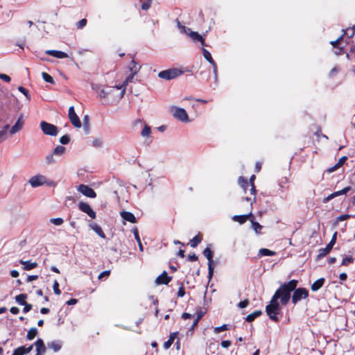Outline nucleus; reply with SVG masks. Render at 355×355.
<instances>
[{"mask_svg": "<svg viewBox=\"0 0 355 355\" xmlns=\"http://www.w3.org/2000/svg\"><path fill=\"white\" fill-rule=\"evenodd\" d=\"M337 232H335L331 238V240L329 243V245L333 248L336 241Z\"/></svg>", "mask_w": 355, "mask_h": 355, "instance_id": "obj_58", "label": "nucleus"}, {"mask_svg": "<svg viewBox=\"0 0 355 355\" xmlns=\"http://www.w3.org/2000/svg\"><path fill=\"white\" fill-rule=\"evenodd\" d=\"M347 160V157L346 156H343L342 157H340L338 162V166H342L345 162Z\"/></svg>", "mask_w": 355, "mask_h": 355, "instance_id": "obj_63", "label": "nucleus"}, {"mask_svg": "<svg viewBox=\"0 0 355 355\" xmlns=\"http://www.w3.org/2000/svg\"><path fill=\"white\" fill-rule=\"evenodd\" d=\"M185 294V292H184V287L183 286H181L179 289H178V297H183Z\"/></svg>", "mask_w": 355, "mask_h": 355, "instance_id": "obj_59", "label": "nucleus"}, {"mask_svg": "<svg viewBox=\"0 0 355 355\" xmlns=\"http://www.w3.org/2000/svg\"><path fill=\"white\" fill-rule=\"evenodd\" d=\"M53 289L55 294H56L58 295H60L61 291L59 289V284H58V281H56V280L54 281V282H53Z\"/></svg>", "mask_w": 355, "mask_h": 355, "instance_id": "obj_48", "label": "nucleus"}, {"mask_svg": "<svg viewBox=\"0 0 355 355\" xmlns=\"http://www.w3.org/2000/svg\"><path fill=\"white\" fill-rule=\"evenodd\" d=\"M276 252L272 250H270L266 248H261L259 251V254L260 256H274Z\"/></svg>", "mask_w": 355, "mask_h": 355, "instance_id": "obj_31", "label": "nucleus"}, {"mask_svg": "<svg viewBox=\"0 0 355 355\" xmlns=\"http://www.w3.org/2000/svg\"><path fill=\"white\" fill-rule=\"evenodd\" d=\"M78 208L81 211L87 214L91 218L94 219L96 218L95 211L88 203L81 202L78 204Z\"/></svg>", "mask_w": 355, "mask_h": 355, "instance_id": "obj_12", "label": "nucleus"}, {"mask_svg": "<svg viewBox=\"0 0 355 355\" xmlns=\"http://www.w3.org/2000/svg\"><path fill=\"white\" fill-rule=\"evenodd\" d=\"M69 119L72 123V125L77 128H80L81 127V122L80 121L79 117L76 114L73 106H71L69 108Z\"/></svg>", "mask_w": 355, "mask_h": 355, "instance_id": "obj_11", "label": "nucleus"}, {"mask_svg": "<svg viewBox=\"0 0 355 355\" xmlns=\"http://www.w3.org/2000/svg\"><path fill=\"white\" fill-rule=\"evenodd\" d=\"M103 145V142L101 138L96 137L92 140V146L94 148H101Z\"/></svg>", "mask_w": 355, "mask_h": 355, "instance_id": "obj_38", "label": "nucleus"}, {"mask_svg": "<svg viewBox=\"0 0 355 355\" xmlns=\"http://www.w3.org/2000/svg\"><path fill=\"white\" fill-rule=\"evenodd\" d=\"M350 189H351L350 187H346L344 189H343L342 190L334 192L331 194L329 195L327 197L324 198L323 199V202L327 203L329 200H332L333 198H334L338 196L346 194Z\"/></svg>", "mask_w": 355, "mask_h": 355, "instance_id": "obj_14", "label": "nucleus"}, {"mask_svg": "<svg viewBox=\"0 0 355 355\" xmlns=\"http://www.w3.org/2000/svg\"><path fill=\"white\" fill-rule=\"evenodd\" d=\"M66 152V148L62 146H57L52 153L48 154L45 157L47 164H52L56 162L55 157H62Z\"/></svg>", "mask_w": 355, "mask_h": 355, "instance_id": "obj_5", "label": "nucleus"}, {"mask_svg": "<svg viewBox=\"0 0 355 355\" xmlns=\"http://www.w3.org/2000/svg\"><path fill=\"white\" fill-rule=\"evenodd\" d=\"M28 183L33 188L40 187L44 184H47L49 186L55 185L53 181L49 182L44 175L40 174L31 177L28 180Z\"/></svg>", "mask_w": 355, "mask_h": 355, "instance_id": "obj_6", "label": "nucleus"}, {"mask_svg": "<svg viewBox=\"0 0 355 355\" xmlns=\"http://www.w3.org/2000/svg\"><path fill=\"white\" fill-rule=\"evenodd\" d=\"M292 295V302L295 304L309 296V291L304 288H295Z\"/></svg>", "mask_w": 355, "mask_h": 355, "instance_id": "obj_9", "label": "nucleus"}, {"mask_svg": "<svg viewBox=\"0 0 355 355\" xmlns=\"http://www.w3.org/2000/svg\"><path fill=\"white\" fill-rule=\"evenodd\" d=\"M248 304H249L248 300H245L240 302L238 304V306L241 309H243V308H245L246 306H248Z\"/></svg>", "mask_w": 355, "mask_h": 355, "instance_id": "obj_55", "label": "nucleus"}, {"mask_svg": "<svg viewBox=\"0 0 355 355\" xmlns=\"http://www.w3.org/2000/svg\"><path fill=\"white\" fill-rule=\"evenodd\" d=\"M69 141L70 139L68 135H64L60 138V142L64 145L67 144Z\"/></svg>", "mask_w": 355, "mask_h": 355, "instance_id": "obj_51", "label": "nucleus"}, {"mask_svg": "<svg viewBox=\"0 0 355 355\" xmlns=\"http://www.w3.org/2000/svg\"><path fill=\"white\" fill-rule=\"evenodd\" d=\"M50 223H51L52 224H53L56 226H60V225H62V223H64V220L62 218H55L50 219Z\"/></svg>", "mask_w": 355, "mask_h": 355, "instance_id": "obj_45", "label": "nucleus"}, {"mask_svg": "<svg viewBox=\"0 0 355 355\" xmlns=\"http://www.w3.org/2000/svg\"><path fill=\"white\" fill-rule=\"evenodd\" d=\"M252 216V213L250 212L249 214L244 215H235L232 217V220L234 221L238 222L240 224H243L246 222L250 216Z\"/></svg>", "mask_w": 355, "mask_h": 355, "instance_id": "obj_24", "label": "nucleus"}, {"mask_svg": "<svg viewBox=\"0 0 355 355\" xmlns=\"http://www.w3.org/2000/svg\"><path fill=\"white\" fill-rule=\"evenodd\" d=\"M8 128H9V125H6L3 127V130H1L0 131V140L1 139H4L6 138L5 136H6V134Z\"/></svg>", "mask_w": 355, "mask_h": 355, "instance_id": "obj_49", "label": "nucleus"}, {"mask_svg": "<svg viewBox=\"0 0 355 355\" xmlns=\"http://www.w3.org/2000/svg\"><path fill=\"white\" fill-rule=\"evenodd\" d=\"M37 279H38V276L37 275H28L27 279H26V282H31L36 280Z\"/></svg>", "mask_w": 355, "mask_h": 355, "instance_id": "obj_62", "label": "nucleus"}, {"mask_svg": "<svg viewBox=\"0 0 355 355\" xmlns=\"http://www.w3.org/2000/svg\"><path fill=\"white\" fill-rule=\"evenodd\" d=\"M203 255L208 259L209 262H212L213 253L209 248L204 250Z\"/></svg>", "mask_w": 355, "mask_h": 355, "instance_id": "obj_39", "label": "nucleus"}, {"mask_svg": "<svg viewBox=\"0 0 355 355\" xmlns=\"http://www.w3.org/2000/svg\"><path fill=\"white\" fill-rule=\"evenodd\" d=\"M151 0H147L146 2L141 3V9L146 10L150 7Z\"/></svg>", "mask_w": 355, "mask_h": 355, "instance_id": "obj_53", "label": "nucleus"}, {"mask_svg": "<svg viewBox=\"0 0 355 355\" xmlns=\"http://www.w3.org/2000/svg\"><path fill=\"white\" fill-rule=\"evenodd\" d=\"M239 185L243 189L245 193H247V187L250 186V183L247 181V180L244 179L243 177H240L239 179Z\"/></svg>", "mask_w": 355, "mask_h": 355, "instance_id": "obj_32", "label": "nucleus"}, {"mask_svg": "<svg viewBox=\"0 0 355 355\" xmlns=\"http://www.w3.org/2000/svg\"><path fill=\"white\" fill-rule=\"evenodd\" d=\"M78 191L84 196L94 198L96 196L95 191L87 185L80 184L78 187Z\"/></svg>", "mask_w": 355, "mask_h": 355, "instance_id": "obj_13", "label": "nucleus"}, {"mask_svg": "<svg viewBox=\"0 0 355 355\" xmlns=\"http://www.w3.org/2000/svg\"><path fill=\"white\" fill-rule=\"evenodd\" d=\"M45 53L59 59L67 58L69 57L66 53L57 50H46Z\"/></svg>", "mask_w": 355, "mask_h": 355, "instance_id": "obj_17", "label": "nucleus"}, {"mask_svg": "<svg viewBox=\"0 0 355 355\" xmlns=\"http://www.w3.org/2000/svg\"><path fill=\"white\" fill-rule=\"evenodd\" d=\"M231 345V342L230 340H223L221 342V346L224 348H227Z\"/></svg>", "mask_w": 355, "mask_h": 355, "instance_id": "obj_61", "label": "nucleus"}, {"mask_svg": "<svg viewBox=\"0 0 355 355\" xmlns=\"http://www.w3.org/2000/svg\"><path fill=\"white\" fill-rule=\"evenodd\" d=\"M24 307L23 311L25 313H28L32 309V305L31 304L26 303L25 304H24Z\"/></svg>", "mask_w": 355, "mask_h": 355, "instance_id": "obj_60", "label": "nucleus"}, {"mask_svg": "<svg viewBox=\"0 0 355 355\" xmlns=\"http://www.w3.org/2000/svg\"><path fill=\"white\" fill-rule=\"evenodd\" d=\"M252 223V228L254 230L256 234H260L261 231L263 228V226L261 225L259 223L254 221L253 220H251Z\"/></svg>", "mask_w": 355, "mask_h": 355, "instance_id": "obj_34", "label": "nucleus"}, {"mask_svg": "<svg viewBox=\"0 0 355 355\" xmlns=\"http://www.w3.org/2000/svg\"><path fill=\"white\" fill-rule=\"evenodd\" d=\"M343 35H341L340 37H338L336 40L335 41H331V44L334 46V47H337L339 44H340V40L343 39Z\"/></svg>", "mask_w": 355, "mask_h": 355, "instance_id": "obj_57", "label": "nucleus"}, {"mask_svg": "<svg viewBox=\"0 0 355 355\" xmlns=\"http://www.w3.org/2000/svg\"><path fill=\"white\" fill-rule=\"evenodd\" d=\"M255 179V175H252L250 178V193L254 196H255V193H256V189H255V186H254V180ZM245 200L250 202V205L252 206V202L254 201L255 200V197L253 198V199L252 200L250 198H248V197H245Z\"/></svg>", "mask_w": 355, "mask_h": 355, "instance_id": "obj_15", "label": "nucleus"}, {"mask_svg": "<svg viewBox=\"0 0 355 355\" xmlns=\"http://www.w3.org/2000/svg\"><path fill=\"white\" fill-rule=\"evenodd\" d=\"M202 314L200 313L198 314V315L197 316V318L193 320L191 326V329H193L198 324L200 319L202 318Z\"/></svg>", "mask_w": 355, "mask_h": 355, "instance_id": "obj_52", "label": "nucleus"}, {"mask_svg": "<svg viewBox=\"0 0 355 355\" xmlns=\"http://www.w3.org/2000/svg\"><path fill=\"white\" fill-rule=\"evenodd\" d=\"M47 346L49 348H51L53 350V352H58L62 346V343L59 340H54L47 343Z\"/></svg>", "mask_w": 355, "mask_h": 355, "instance_id": "obj_25", "label": "nucleus"}, {"mask_svg": "<svg viewBox=\"0 0 355 355\" xmlns=\"http://www.w3.org/2000/svg\"><path fill=\"white\" fill-rule=\"evenodd\" d=\"M89 227L94 230L101 238L105 239V235L104 232H103L101 227L97 225L96 223H92L89 225Z\"/></svg>", "mask_w": 355, "mask_h": 355, "instance_id": "obj_23", "label": "nucleus"}, {"mask_svg": "<svg viewBox=\"0 0 355 355\" xmlns=\"http://www.w3.org/2000/svg\"><path fill=\"white\" fill-rule=\"evenodd\" d=\"M353 260L354 259H353L352 257H346L343 259V260H342V265L347 266L350 263H352L353 261Z\"/></svg>", "mask_w": 355, "mask_h": 355, "instance_id": "obj_50", "label": "nucleus"}, {"mask_svg": "<svg viewBox=\"0 0 355 355\" xmlns=\"http://www.w3.org/2000/svg\"><path fill=\"white\" fill-rule=\"evenodd\" d=\"M42 78H43L44 81H46L47 83H51V84L54 83V80H53V78L49 74H48L47 73L42 72Z\"/></svg>", "mask_w": 355, "mask_h": 355, "instance_id": "obj_43", "label": "nucleus"}, {"mask_svg": "<svg viewBox=\"0 0 355 355\" xmlns=\"http://www.w3.org/2000/svg\"><path fill=\"white\" fill-rule=\"evenodd\" d=\"M33 349V345H30L28 347H25L24 346H21L17 347L13 351L12 355H24L26 354H28Z\"/></svg>", "mask_w": 355, "mask_h": 355, "instance_id": "obj_20", "label": "nucleus"}, {"mask_svg": "<svg viewBox=\"0 0 355 355\" xmlns=\"http://www.w3.org/2000/svg\"><path fill=\"white\" fill-rule=\"evenodd\" d=\"M0 79L3 80L5 82L9 83L11 80L10 77L4 73H0Z\"/></svg>", "mask_w": 355, "mask_h": 355, "instance_id": "obj_56", "label": "nucleus"}, {"mask_svg": "<svg viewBox=\"0 0 355 355\" xmlns=\"http://www.w3.org/2000/svg\"><path fill=\"white\" fill-rule=\"evenodd\" d=\"M133 233H134L135 238L137 240V242L138 243L139 250L141 252H142L144 250V248H143L141 239L139 236L138 230L137 229L134 230Z\"/></svg>", "mask_w": 355, "mask_h": 355, "instance_id": "obj_40", "label": "nucleus"}, {"mask_svg": "<svg viewBox=\"0 0 355 355\" xmlns=\"http://www.w3.org/2000/svg\"><path fill=\"white\" fill-rule=\"evenodd\" d=\"M18 90H19L20 92H21V93H22V94L26 96V98L28 101H30V100H31V95L29 94L28 91L26 88H24V87H22V86H19V87H18Z\"/></svg>", "mask_w": 355, "mask_h": 355, "instance_id": "obj_46", "label": "nucleus"}, {"mask_svg": "<svg viewBox=\"0 0 355 355\" xmlns=\"http://www.w3.org/2000/svg\"><path fill=\"white\" fill-rule=\"evenodd\" d=\"M324 282H325V279L323 277L317 279L311 285V290L313 291H318L320 288H321L323 286Z\"/></svg>", "mask_w": 355, "mask_h": 355, "instance_id": "obj_26", "label": "nucleus"}, {"mask_svg": "<svg viewBox=\"0 0 355 355\" xmlns=\"http://www.w3.org/2000/svg\"><path fill=\"white\" fill-rule=\"evenodd\" d=\"M173 115L175 119L182 122H187L189 121L188 114L183 108L174 107Z\"/></svg>", "mask_w": 355, "mask_h": 355, "instance_id": "obj_10", "label": "nucleus"}, {"mask_svg": "<svg viewBox=\"0 0 355 355\" xmlns=\"http://www.w3.org/2000/svg\"><path fill=\"white\" fill-rule=\"evenodd\" d=\"M202 241V236L200 234L195 236L190 241V245L192 248H196Z\"/></svg>", "mask_w": 355, "mask_h": 355, "instance_id": "obj_30", "label": "nucleus"}, {"mask_svg": "<svg viewBox=\"0 0 355 355\" xmlns=\"http://www.w3.org/2000/svg\"><path fill=\"white\" fill-rule=\"evenodd\" d=\"M171 278L167 275L166 272H163L159 276L156 278L155 283L157 285L167 284L170 282Z\"/></svg>", "mask_w": 355, "mask_h": 355, "instance_id": "obj_18", "label": "nucleus"}, {"mask_svg": "<svg viewBox=\"0 0 355 355\" xmlns=\"http://www.w3.org/2000/svg\"><path fill=\"white\" fill-rule=\"evenodd\" d=\"M213 67V71L214 74V78H215V83L217 84L218 82V74H217V65L216 62H214V64H211Z\"/></svg>", "mask_w": 355, "mask_h": 355, "instance_id": "obj_54", "label": "nucleus"}, {"mask_svg": "<svg viewBox=\"0 0 355 355\" xmlns=\"http://www.w3.org/2000/svg\"><path fill=\"white\" fill-rule=\"evenodd\" d=\"M261 314V311H256L254 312H253L251 314H249L245 320L248 321V322H252V320H254L256 318H257L258 316H259Z\"/></svg>", "mask_w": 355, "mask_h": 355, "instance_id": "obj_36", "label": "nucleus"}, {"mask_svg": "<svg viewBox=\"0 0 355 355\" xmlns=\"http://www.w3.org/2000/svg\"><path fill=\"white\" fill-rule=\"evenodd\" d=\"M227 329H228L227 325V324H223L222 326L215 327L214 331V333L219 334L221 331H226Z\"/></svg>", "mask_w": 355, "mask_h": 355, "instance_id": "obj_47", "label": "nucleus"}, {"mask_svg": "<svg viewBox=\"0 0 355 355\" xmlns=\"http://www.w3.org/2000/svg\"><path fill=\"white\" fill-rule=\"evenodd\" d=\"M24 125V121L21 119V117L19 118L17 121H16L15 124L12 126V128L10 130V134L11 135H15L17 132L21 130Z\"/></svg>", "mask_w": 355, "mask_h": 355, "instance_id": "obj_19", "label": "nucleus"}, {"mask_svg": "<svg viewBox=\"0 0 355 355\" xmlns=\"http://www.w3.org/2000/svg\"><path fill=\"white\" fill-rule=\"evenodd\" d=\"M176 336H177V333L174 332V333L171 334L169 339L164 343V347L166 349H168L171 346V345L173 343Z\"/></svg>", "mask_w": 355, "mask_h": 355, "instance_id": "obj_29", "label": "nucleus"}, {"mask_svg": "<svg viewBox=\"0 0 355 355\" xmlns=\"http://www.w3.org/2000/svg\"><path fill=\"white\" fill-rule=\"evenodd\" d=\"M297 283V280L293 279L288 283L282 284L276 291L273 297L277 300L279 299L282 305L287 304L291 299V293L295 289Z\"/></svg>", "mask_w": 355, "mask_h": 355, "instance_id": "obj_2", "label": "nucleus"}, {"mask_svg": "<svg viewBox=\"0 0 355 355\" xmlns=\"http://www.w3.org/2000/svg\"><path fill=\"white\" fill-rule=\"evenodd\" d=\"M37 334V329L35 327L31 328L27 333L26 338L29 340H33Z\"/></svg>", "mask_w": 355, "mask_h": 355, "instance_id": "obj_33", "label": "nucleus"}, {"mask_svg": "<svg viewBox=\"0 0 355 355\" xmlns=\"http://www.w3.org/2000/svg\"><path fill=\"white\" fill-rule=\"evenodd\" d=\"M202 54H203V56L204 58L210 63V64H214V60L212 59V57H211V53H209V51H207V49H202Z\"/></svg>", "mask_w": 355, "mask_h": 355, "instance_id": "obj_37", "label": "nucleus"}, {"mask_svg": "<svg viewBox=\"0 0 355 355\" xmlns=\"http://www.w3.org/2000/svg\"><path fill=\"white\" fill-rule=\"evenodd\" d=\"M280 309L281 307L277 302V300L272 296L270 304L267 305L266 307V311L267 314L273 321H278L277 314L279 313Z\"/></svg>", "mask_w": 355, "mask_h": 355, "instance_id": "obj_3", "label": "nucleus"}, {"mask_svg": "<svg viewBox=\"0 0 355 355\" xmlns=\"http://www.w3.org/2000/svg\"><path fill=\"white\" fill-rule=\"evenodd\" d=\"M135 75H133V73H131L130 76H128L125 78V80H124V82L123 83V84L120 86V87H121V89H123V88H124V89H125H125H126V86H127V85H128L129 83H130V82H132V80H133V78H134V77H135Z\"/></svg>", "mask_w": 355, "mask_h": 355, "instance_id": "obj_41", "label": "nucleus"}, {"mask_svg": "<svg viewBox=\"0 0 355 355\" xmlns=\"http://www.w3.org/2000/svg\"><path fill=\"white\" fill-rule=\"evenodd\" d=\"M27 295L26 294H20L15 297V301L20 305H24L26 302L25 300L26 299Z\"/></svg>", "mask_w": 355, "mask_h": 355, "instance_id": "obj_35", "label": "nucleus"}, {"mask_svg": "<svg viewBox=\"0 0 355 355\" xmlns=\"http://www.w3.org/2000/svg\"><path fill=\"white\" fill-rule=\"evenodd\" d=\"M140 69L141 66H138L137 63L134 60H132L129 66V69L131 73L136 75L139 71Z\"/></svg>", "mask_w": 355, "mask_h": 355, "instance_id": "obj_28", "label": "nucleus"}, {"mask_svg": "<svg viewBox=\"0 0 355 355\" xmlns=\"http://www.w3.org/2000/svg\"><path fill=\"white\" fill-rule=\"evenodd\" d=\"M120 215L124 220L132 223H135L137 222L135 216L131 212L123 211L120 213Z\"/></svg>", "mask_w": 355, "mask_h": 355, "instance_id": "obj_21", "label": "nucleus"}, {"mask_svg": "<svg viewBox=\"0 0 355 355\" xmlns=\"http://www.w3.org/2000/svg\"><path fill=\"white\" fill-rule=\"evenodd\" d=\"M35 349L37 352L36 355H44L46 352V347L44 344L43 340L41 338H38L34 343Z\"/></svg>", "mask_w": 355, "mask_h": 355, "instance_id": "obj_16", "label": "nucleus"}, {"mask_svg": "<svg viewBox=\"0 0 355 355\" xmlns=\"http://www.w3.org/2000/svg\"><path fill=\"white\" fill-rule=\"evenodd\" d=\"M344 31V35H347L348 37H352L355 33V26H354L351 28H347L345 31L343 30Z\"/></svg>", "mask_w": 355, "mask_h": 355, "instance_id": "obj_44", "label": "nucleus"}, {"mask_svg": "<svg viewBox=\"0 0 355 355\" xmlns=\"http://www.w3.org/2000/svg\"><path fill=\"white\" fill-rule=\"evenodd\" d=\"M96 91L99 98L103 104L112 105L121 99L125 94V89L115 86H103L98 89L93 87Z\"/></svg>", "mask_w": 355, "mask_h": 355, "instance_id": "obj_1", "label": "nucleus"}, {"mask_svg": "<svg viewBox=\"0 0 355 355\" xmlns=\"http://www.w3.org/2000/svg\"><path fill=\"white\" fill-rule=\"evenodd\" d=\"M150 132H151L150 128L146 125H144L141 134L142 137H148L150 136Z\"/></svg>", "mask_w": 355, "mask_h": 355, "instance_id": "obj_42", "label": "nucleus"}, {"mask_svg": "<svg viewBox=\"0 0 355 355\" xmlns=\"http://www.w3.org/2000/svg\"><path fill=\"white\" fill-rule=\"evenodd\" d=\"M40 128L43 133L46 135L56 136L58 133V128L55 125L46 121L40 123Z\"/></svg>", "mask_w": 355, "mask_h": 355, "instance_id": "obj_8", "label": "nucleus"}, {"mask_svg": "<svg viewBox=\"0 0 355 355\" xmlns=\"http://www.w3.org/2000/svg\"><path fill=\"white\" fill-rule=\"evenodd\" d=\"M177 27L181 33H184L190 37L193 42H200L204 45L205 40L198 32L192 31L182 24H178Z\"/></svg>", "mask_w": 355, "mask_h": 355, "instance_id": "obj_4", "label": "nucleus"}, {"mask_svg": "<svg viewBox=\"0 0 355 355\" xmlns=\"http://www.w3.org/2000/svg\"><path fill=\"white\" fill-rule=\"evenodd\" d=\"M188 259L191 261H196L198 260V257L195 254H189Z\"/></svg>", "mask_w": 355, "mask_h": 355, "instance_id": "obj_64", "label": "nucleus"}, {"mask_svg": "<svg viewBox=\"0 0 355 355\" xmlns=\"http://www.w3.org/2000/svg\"><path fill=\"white\" fill-rule=\"evenodd\" d=\"M19 263L23 265V269L24 270H30L37 267V263L36 262H32L31 261H23L20 260Z\"/></svg>", "mask_w": 355, "mask_h": 355, "instance_id": "obj_22", "label": "nucleus"}, {"mask_svg": "<svg viewBox=\"0 0 355 355\" xmlns=\"http://www.w3.org/2000/svg\"><path fill=\"white\" fill-rule=\"evenodd\" d=\"M332 247H331L329 244L324 248H320L318 251V259H320L325 257L329 252L331 250Z\"/></svg>", "mask_w": 355, "mask_h": 355, "instance_id": "obj_27", "label": "nucleus"}, {"mask_svg": "<svg viewBox=\"0 0 355 355\" xmlns=\"http://www.w3.org/2000/svg\"><path fill=\"white\" fill-rule=\"evenodd\" d=\"M183 73L184 71H182L181 69L177 68H172L160 71L158 73V76L160 78L169 80L181 76Z\"/></svg>", "mask_w": 355, "mask_h": 355, "instance_id": "obj_7", "label": "nucleus"}]
</instances>
